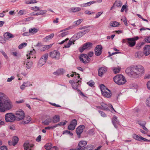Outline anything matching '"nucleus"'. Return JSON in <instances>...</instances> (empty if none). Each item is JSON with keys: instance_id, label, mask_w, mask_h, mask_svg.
Listing matches in <instances>:
<instances>
[{"instance_id": "f257e3e1", "label": "nucleus", "mask_w": 150, "mask_h": 150, "mask_svg": "<svg viewBox=\"0 0 150 150\" xmlns=\"http://www.w3.org/2000/svg\"><path fill=\"white\" fill-rule=\"evenodd\" d=\"M12 107V104L10 99L3 93L0 92V112H4Z\"/></svg>"}, {"instance_id": "f03ea898", "label": "nucleus", "mask_w": 150, "mask_h": 150, "mask_svg": "<svg viewBox=\"0 0 150 150\" xmlns=\"http://www.w3.org/2000/svg\"><path fill=\"white\" fill-rule=\"evenodd\" d=\"M88 27L85 26L82 28H79L80 30L85 29L84 30L78 32L77 34L74 35L70 40L69 42H68L67 44V45H65L64 46V47L65 48H68L69 47L70 45L73 44H74V42L76 40H77L78 39L83 36L84 34L88 32L89 31V30L87 29Z\"/></svg>"}, {"instance_id": "7ed1b4c3", "label": "nucleus", "mask_w": 150, "mask_h": 150, "mask_svg": "<svg viewBox=\"0 0 150 150\" xmlns=\"http://www.w3.org/2000/svg\"><path fill=\"white\" fill-rule=\"evenodd\" d=\"M134 69L135 78H137L142 74H144V69L143 66L138 65L134 67Z\"/></svg>"}, {"instance_id": "20e7f679", "label": "nucleus", "mask_w": 150, "mask_h": 150, "mask_svg": "<svg viewBox=\"0 0 150 150\" xmlns=\"http://www.w3.org/2000/svg\"><path fill=\"white\" fill-rule=\"evenodd\" d=\"M114 82L119 85L124 84L126 82V80L124 77L121 75H117L113 78Z\"/></svg>"}, {"instance_id": "39448f33", "label": "nucleus", "mask_w": 150, "mask_h": 150, "mask_svg": "<svg viewBox=\"0 0 150 150\" xmlns=\"http://www.w3.org/2000/svg\"><path fill=\"white\" fill-rule=\"evenodd\" d=\"M102 93L105 97L109 98L111 97L112 93L103 84H101L100 86Z\"/></svg>"}, {"instance_id": "423d86ee", "label": "nucleus", "mask_w": 150, "mask_h": 150, "mask_svg": "<svg viewBox=\"0 0 150 150\" xmlns=\"http://www.w3.org/2000/svg\"><path fill=\"white\" fill-rule=\"evenodd\" d=\"M5 119L6 122H12L15 119V116L12 113H8L5 115Z\"/></svg>"}, {"instance_id": "0eeeda50", "label": "nucleus", "mask_w": 150, "mask_h": 150, "mask_svg": "<svg viewBox=\"0 0 150 150\" xmlns=\"http://www.w3.org/2000/svg\"><path fill=\"white\" fill-rule=\"evenodd\" d=\"M15 118L18 120H20L23 119L25 117L24 112L21 110H18L15 113Z\"/></svg>"}, {"instance_id": "6e6552de", "label": "nucleus", "mask_w": 150, "mask_h": 150, "mask_svg": "<svg viewBox=\"0 0 150 150\" xmlns=\"http://www.w3.org/2000/svg\"><path fill=\"white\" fill-rule=\"evenodd\" d=\"M79 58L80 60L85 64L88 62L91 59L86 54H82Z\"/></svg>"}, {"instance_id": "1a4fd4ad", "label": "nucleus", "mask_w": 150, "mask_h": 150, "mask_svg": "<svg viewBox=\"0 0 150 150\" xmlns=\"http://www.w3.org/2000/svg\"><path fill=\"white\" fill-rule=\"evenodd\" d=\"M85 126L83 125H80L78 126L76 129V133L78 137L80 138L81 137V135L82 133L83 130L85 128Z\"/></svg>"}, {"instance_id": "9d476101", "label": "nucleus", "mask_w": 150, "mask_h": 150, "mask_svg": "<svg viewBox=\"0 0 150 150\" xmlns=\"http://www.w3.org/2000/svg\"><path fill=\"white\" fill-rule=\"evenodd\" d=\"M92 44L91 42H87L83 45L82 47H80L79 49L81 52H82L86 49H90L91 48Z\"/></svg>"}, {"instance_id": "9b49d317", "label": "nucleus", "mask_w": 150, "mask_h": 150, "mask_svg": "<svg viewBox=\"0 0 150 150\" xmlns=\"http://www.w3.org/2000/svg\"><path fill=\"white\" fill-rule=\"evenodd\" d=\"M50 56L52 58L58 60L60 58V54L59 52L55 50L51 53Z\"/></svg>"}, {"instance_id": "f8f14e48", "label": "nucleus", "mask_w": 150, "mask_h": 150, "mask_svg": "<svg viewBox=\"0 0 150 150\" xmlns=\"http://www.w3.org/2000/svg\"><path fill=\"white\" fill-rule=\"evenodd\" d=\"M102 47L101 45H98L96 46L95 50V54L97 56L100 55L102 53Z\"/></svg>"}, {"instance_id": "ddd939ff", "label": "nucleus", "mask_w": 150, "mask_h": 150, "mask_svg": "<svg viewBox=\"0 0 150 150\" xmlns=\"http://www.w3.org/2000/svg\"><path fill=\"white\" fill-rule=\"evenodd\" d=\"M127 45L130 47H132L134 46L136 44L135 39L134 38H127Z\"/></svg>"}, {"instance_id": "4468645a", "label": "nucleus", "mask_w": 150, "mask_h": 150, "mask_svg": "<svg viewBox=\"0 0 150 150\" xmlns=\"http://www.w3.org/2000/svg\"><path fill=\"white\" fill-rule=\"evenodd\" d=\"M101 105L102 107L101 109L103 110H108V107H111L113 110L115 111L112 105L110 104H109L108 105H107L104 103H102Z\"/></svg>"}, {"instance_id": "2eb2a0df", "label": "nucleus", "mask_w": 150, "mask_h": 150, "mask_svg": "<svg viewBox=\"0 0 150 150\" xmlns=\"http://www.w3.org/2000/svg\"><path fill=\"white\" fill-rule=\"evenodd\" d=\"M107 68L105 67H102L100 68L98 71V75L99 76L101 77L107 71Z\"/></svg>"}, {"instance_id": "dca6fc26", "label": "nucleus", "mask_w": 150, "mask_h": 150, "mask_svg": "<svg viewBox=\"0 0 150 150\" xmlns=\"http://www.w3.org/2000/svg\"><path fill=\"white\" fill-rule=\"evenodd\" d=\"M125 72L129 75H131L135 77L134 67L132 69L130 68H127L125 70Z\"/></svg>"}, {"instance_id": "f3484780", "label": "nucleus", "mask_w": 150, "mask_h": 150, "mask_svg": "<svg viewBox=\"0 0 150 150\" xmlns=\"http://www.w3.org/2000/svg\"><path fill=\"white\" fill-rule=\"evenodd\" d=\"M35 53V51L34 49H33V50L30 51L28 52L27 53V54H26L27 59H30L31 57H32V58L35 59L36 58V57L35 56L34 57L33 56V55Z\"/></svg>"}, {"instance_id": "a211bd4d", "label": "nucleus", "mask_w": 150, "mask_h": 150, "mask_svg": "<svg viewBox=\"0 0 150 150\" xmlns=\"http://www.w3.org/2000/svg\"><path fill=\"white\" fill-rule=\"evenodd\" d=\"M133 138L135 139L137 141H149L141 136H139L136 134H134L132 136Z\"/></svg>"}, {"instance_id": "6ab92c4d", "label": "nucleus", "mask_w": 150, "mask_h": 150, "mask_svg": "<svg viewBox=\"0 0 150 150\" xmlns=\"http://www.w3.org/2000/svg\"><path fill=\"white\" fill-rule=\"evenodd\" d=\"M79 82H80V80H78L77 81H76L75 82L72 80H71L69 81V83L72 85L73 88L77 89Z\"/></svg>"}, {"instance_id": "aec40b11", "label": "nucleus", "mask_w": 150, "mask_h": 150, "mask_svg": "<svg viewBox=\"0 0 150 150\" xmlns=\"http://www.w3.org/2000/svg\"><path fill=\"white\" fill-rule=\"evenodd\" d=\"M144 53L146 56H147L150 54V46L146 45L144 48Z\"/></svg>"}, {"instance_id": "412c9836", "label": "nucleus", "mask_w": 150, "mask_h": 150, "mask_svg": "<svg viewBox=\"0 0 150 150\" xmlns=\"http://www.w3.org/2000/svg\"><path fill=\"white\" fill-rule=\"evenodd\" d=\"M93 145H89L84 147L82 149L80 148H76V150H93Z\"/></svg>"}, {"instance_id": "4be33fe9", "label": "nucleus", "mask_w": 150, "mask_h": 150, "mask_svg": "<svg viewBox=\"0 0 150 150\" xmlns=\"http://www.w3.org/2000/svg\"><path fill=\"white\" fill-rule=\"evenodd\" d=\"M52 121V119L50 116L46 117V119L45 120L42 122V123L45 125H48Z\"/></svg>"}, {"instance_id": "5701e85b", "label": "nucleus", "mask_w": 150, "mask_h": 150, "mask_svg": "<svg viewBox=\"0 0 150 150\" xmlns=\"http://www.w3.org/2000/svg\"><path fill=\"white\" fill-rule=\"evenodd\" d=\"M34 145L30 144L27 142H25L24 144V149L25 150H31L30 148L32 147Z\"/></svg>"}, {"instance_id": "b1692460", "label": "nucleus", "mask_w": 150, "mask_h": 150, "mask_svg": "<svg viewBox=\"0 0 150 150\" xmlns=\"http://www.w3.org/2000/svg\"><path fill=\"white\" fill-rule=\"evenodd\" d=\"M31 121V118L30 116H28L25 117V119L23 120L21 123L22 124H26L29 123Z\"/></svg>"}, {"instance_id": "393cba45", "label": "nucleus", "mask_w": 150, "mask_h": 150, "mask_svg": "<svg viewBox=\"0 0 150 150\" xmlns=\"http://www.w3.org/2000/svg\"><path fill=\"white\" fill-rule=\"evenodd\" d=\"M24 65L26 64V67L28 69H30L32 66L33 63L32 61L29 62L25 61L24 63Z\"/></svg>"}, {"instance_id": "a878e982", "label": "nucleus", "mask_w": 150, "mask_h": 150, "mask_svg": "<svg viewBox=\"0 0 150 150\" xmlns=\"http://www.w3.org/2000/svg\"><path fill=\"white\" fill-rule=\"evenodd\" d=\"M87 144L86 141H80L78 145L79 146V148L81 149L82 147L85 146Z\"/></svg>"}, {"instance_id": "bb28decb", "label": "nucleus", "mask_w": 150, "mask_h": 150, "mask_svg": "<svg viewBox=\"0 0 150 150\" xmlns=\"http://www.w3.org/2000/svg\"><path fill=\"white\" fill-rule=\"evenodd\" d=\"M112 122L115 127V128H117V127L116 125V124L118 123L117 117H116V116H114Z\"/></svg>"}, {"instance_id": "cd10ccee", "label": "nucleus", "mask_w": 150, "mask_h": 150, "mask_svg": "<svg viewBox=\"0 0 150 150\" xmlns=\"http://www.w3.org/2000/svg\"><path fill=\"white\" fill-rule=\"evenodd\" d=\"M38 30V29L33 28L29 29V31L31 35H33L36 33Z\"/></svg>"}, {"instance_id": "c85d7f7f", "label": "nucleus", "mask_w": 150, "mask_h": 150, "mask_svg": "<svg viewBox=\"0 0 150 150\" xmlns=\"http://www.w3.org/2000/svg\"><path fill=\"white\" fill-rule=\"evenodd\" d=\"M46 62L40 58L38 64V66L39 67H41Z\"/></svg>"}, {"instance_id": "c756f323", "label": "nucleus", "mask_w": 150, "mask_h": 150, "mask_svg": "<svg viewBox=\"0 0 150 150\" xmlns=\"http://www.w3.org/2000/svg\"><path fill=\"white\" fill-rule=\"evenodd\" d=\"M63 69H59L54 72L53 74L57 75H61L63 74Z\"/></svg>"}, {"instance_id": "7c9ffc66", "label": "nucleus", "mask_w": 150, "mask_h": 150, "mask_svg": "<svg viewBox=\"0 0 150 150\" xmlns=\"http://www.w3.org/2000/svg\"><path fill=\"white\" fill-rule=\"evenodd\" d=\"M143 53L141 52H137L135 54V56L136 58H140L143 56Z\"/></svg>"}, {"instance_id": "2f4dec72", "label": "nucleus", "mask_w": 150, "mask_h": 150, "mask_svg": "<svg viewBox=\"0 0 150 150\" xmlns=\"http://www.w3.org/2000/svg\"><path fill=\"white\" fill-rule=\"evenodd\" d=\"M52 121L54 123H57L59 121V116L55 115L52 119Z\"/></svg>"}, {"instance_id": "473e14b6", "label": "nucleus", "mask_w": 150, "mask_h": 150, "mask_svg": "<svg viewBox=\"0 0 150 150\" xmlns=\"http://www.w3.org/2000/svg\"><path fill=\"white\" fill-rule=\"evenodd\" d=\"M114 4L115 6L118 7H121L122 5V2L120 0H117L116 1Z\"/></svg>"}, {"instance_id": "72a5a7b5", "label": "nucleus", "mask_w": 150, "mask_h": 150, "mask_svg": "<svg viewBox=\"0 0 150 150\" xmlns=\"http://www.w3.org/2000/svg\"><path fill=\"white\" fill-rule=\"evenodd\" d=\"M81 8L80 7H72L71 8V11L72 12H76L80 11Z\"/></svg>"}, {"instance_id": "f704fd0d", "label": "nucleus", "mask_w": 150, "mask_h": 150, "mask_svg": "<svg viewBox=\"0 0 150 150\" xmlns=\"http://www.w3.org/2000/svg\"><path fill=\"white\" fill-rule=\"evenodd\" d=\"M119 25V23L115 21H114L111 22L110 23V25L112 27H116Z\"/></svg>"}, {"instance_id": "c9c22d12", "label": "nucleus", "mask_w": 150, "mask_h": 150, "mask_svg": "<svg viewBox=\"0 0 150 150\" xmlns=\"http://www.w3.org/2000/svg\"><path fill=\"white\" fill-rule=\"evenodd\" d=\"M4 37L7 38H12L14 37V36L9 33H6L4 35Z\"/></svg>"}, {"instance_id": "e433bc0d", "label": "nucleus", "mask_w": 150, "mask_h": 150, "mask_svg": "<svg viewBox=\"0 0 150 150\" xmlns=\"http://www.w3.org/2000/svg\"><path fill=\"white\" fill-rule=\"evenodd\" d=\"M112 69L113 70L114 73L117 74L120 71V68L119 67H113Z\"/></svg>"}, {"instance_id": "4c0bfd02", "label": "nucleus", "mask_w": 150, "mask_h": 150, "mask_svg": "<svg viewBox=\"0 0 150 150\" xmlns=\"http://www.w3.org/2000/svg\"><path fill=\"white\" fill-rule=\"evenodd\" d=\"M52 144L51 143L47 144L45 146V149L47 150H50L52 147Z\"/></svg>"}, {"instance_id": "58836bf2", "label": "nucleus", "mask_w": 150, "mask_h": 150, "mask_svg": "<svg viewBox=\"0 0 150 150\" xmlns=\"http://www.w3.org/2000/svg\"><path fill=\"white\" fill-rule=\"evenodd\" d=\"M137 123L142 127L145 125L146 124V122L143 121L137 120Z\"/></svg>"}, {"instance_id": "ea45409f", "label": "nucleus", "mask_w": 150, "mask_h": 150, "mask_svg": "<svg viewBox=\"0 0 150 150\" xmlns=\"http://www.w3.org/2000/svg\"><path fill=\"white\" fill-rule=\"evenodd\" d=\"M48 54H45L42 56L41 59L46 62L47 60L48 57Z\"/></svg>"}, {"instance_id": "a19ab883", "label": "nucleus", "mask_w": 150, "mask_h": 150, "mask_svg": "<svg viewBox=\"0 0 150 150\" xmlns=\"http://www.w3.org/2000/svg\"><path fill=\"white\" fill-rule=\"evenodd\" d=\"M18 141H8V143L10 146H14L18 143Z\"/></svg>"}, {"instance_id": "79ce46f5", "label": "nucleus", "mask_w": 150, "mask_h": 150, "mask_svg": "<svg viewBox=\"0 0 150 150\" xmlns=\"http://www.w3.org/2000/svg\"><path fill=\"white\" fill-rule=\"evenodd\" d=\"M68 33H69L68 31H64L62 33L60 34L59 35V36H61L62 37H64L68 35Z\"/></svg>"}, {"instance_id": "37998d69", "label": "nucleus", "mask_w": 150, "mask_h": 150, "mask_svg": "<svg viewBox=\"0 0 150 150\" xmlns=\"http://www.w3.org/2000/svg\"><path fill=\"white\" fill-rule=\"evenodd\" d=\"M28 83V82H24L23 84L21 86V89L22 90H23L25 89V87H28V86L26 85V84H27Z\"/></svg>"}, {"instance_id": "c03bdc74", "label": "nucleus", "mask_w": 150, "mask_h": 150, "mask_svg": "<svg viewBox=\"0 0 150 150\" xmlns=\"http://www.w3.org/2000/svg\"><path fill=\"white\" fill-rule=\"evenodd\" d=\"M27 45V44L26 43H23L20 45L18 46V48L21 49L25 47Z\"/></svg>"}, {"instance_id": "a18cd8bd", "label": "nucleus", "mask_w": 150, "mask_h": 150, "mask_svg": "<svg viewBox=\"0 0 150 150\" xmlns=\"http://www.w3.org/2000/svg\"><path fill=\"white\" fill-rule=\"evenodd\" d=\"M75 127L74 126L72 125L70 123V125L68 126V128L69 130H73L74 129Z\"/></svg>"}, {"instance_id": "49530a36", "label": "nucleus", "mask_w": 150, "mask_h": 150, "mask_svg": "<svg viewBox=\"0 0 150 150\" xmlns=\"http://www.w3.org/2000/svg\"><path fill=\"white\" fill-rule=\"evenodd\" d=\"M63 134H69L70 136H72L73 135L72 133L70 131L68 130H65L63 132Z\"/></svg>"}, {"instance_id": "de8ad7c7", "label": "nucleus", "mask_w": 150, "mask_h": 150, "mask_svg": "<svg viewBox=\"0 0 150 150\" xmlns=\"http://www.w3.org/2000/svg\"><path fill=\"white\" fill-rule=\"evenodd\" d=\"M146 104L147 106L150 107V96L146 99Z\"/></svg>"}, {"instance_id": "09e8293b", "label": "nucleus", "mask_w": 150, "mask_h": 150, "mask_svg": "<svg viewBox=\"0 0 150 150\" xmlns=\"http://www.w3.org/2000/svg\"><path fill=\"white\" fill-rule=\"evenodd\" d=\"M70 123L72 125L74 126L75 127H76L77 125V120H76L74 119Z\"/></svg>"}, {"instance_id": "8fccbe9b", "label": "nucleus", "mask_w": 150, "mask_h": 150, "mask_svg": "<svg viewBox=\"0 0 150 150\" xmlns=\"http://www.w3.org/2000/svg\"><path fill=\"white\" fill-rule=\"evenodd\" d=\"M54 36V34L53 33H52L51 34L46 36L45 38L47 40H49L52 38Z\"/></svg>"}, {"instance_id": "3c124183", "label": "nucleus", "mask_w": 150, "mask_h": 150, "mask_svg": "<svg viewBox=\"0 0 150 150\" xmlns=\"http://www.w3.org/2000/svg\"><path fill=\"white\" fill-rule=\"evenodd\" d=\"M25 11L24 10H20L18 13V14L19 15H21L23 14H25L26 13H25Z\"/></svg>"}, {"instance_id": "603ef678", "label": "nucleus", "mask_w": 150, "mask_h": 150, "mask_svg": "<svg viewBox=\"0 0 150 150\" xmlns=\"http://www.w3.org/2000/svg\"><path fill=\"white\" fill-rule=\"evenodd\" d=\"M82 19H79L74 22V23L76 25H78L80 24L82 22Z\"/></svg>"}, {"instance_id": "864d4df0", "label": "nucleus", "mask_w": 150, "mask_h": 150, "mask_svg": "<svg viewBox=\"0 0 150 150\" xmlns=\"http://www.w3.org/2000/svg\"><path fill=\"white\" fill-rule=\"evenodd\" d=\"M40 11L38 12L39 15H43L45 14L47 12V11L45 10H40Z\"/></svg>"}, {"instance_id": "5fc2aeb1", "label": "nucleus", "mask_w": 150, "mask_h": 150, "mask_svg": "<svg viewBox=\"0 0 150 150\" xmlns=\"http://www.w3.org/2000/svg\"><path fill=\"white\" fill-rule=\"evenodd\" d=\"M46 48L45 45H43L40 47V50L41 51H44L45 50H47Z\"/></svg>"}, {"instance_id": "6e6d98bb", "label": "nucleus", "mask_w": 150, "mask_h": 150, "mask_svg": "<svg viewBox=\"0 0 150 150\" xmlns=\"http://www.w3.org/2000/svg\"><path fill=\"white\" fill-rule=\"evenodd\" d=\"M96 3V2L95 1H92L88 2H87L86 3V6H90L91 4L95 3Z\"/></svg>"}, {"instance_id": "4d7b16f0", "label": "nucleus", "mask_w": 150, "mask_h": 150, "mask_svg": "<svg viewBox=\"0 0 150 150\" xmlns=\"http://www.w3.org/2000/svg\"><path fill=\"white\" fill-rule=\"evenodd\" d=\"M127 7L125 5H124L122 7V8L121 10V12H124L125 10V11H127Z\"/></svg>"}, {"instance_id": "13d9d810", "label": "nucleus", "mask_w": 150, "mask_h": 150, "mask_svg": "<svg viewBox=\"0 0 150 150\" xmlns=\"http://www.w3.org/2000/svg\"><path fill=\"white\" fill-rule=\"evenodd\" d=\"M103 13V12H99L96 14V16L95 17V18H98L102 13Z\"/></svg>"}, {"instance_id": "bf43d9fd", "label": "nucleus", "mask_w": 150, "mask_h": 150, "mask_svg": "<svg viewBox=\"0 0 150 150\" xmlns=\"http://www.w3.org/2000/svg\"><path fill=\"white\" fill-rule=\"evenodd\" d=\"M31 9L34 11H38L40 10V8L38 6H34L31 8Z\"/></svg>"}, {"instance_id": "052dcab7", "label": "nucleus", "mask_w": 150, "mask_h": 150, "mask_svg": "<svg viewBox=\"0 0 150 150\" xmlns=\"http://www.w3.org/2000/svg\"><path fill=\"white\" fill-rule=\"evenodd\" d=\"M89 134L90 135H93L95 133V130L94 129H91L88 132Z\"/></svg>"}, {"instance_id": "680f3d73", "label": "nucleus", "mask_w": 150, "mask_h": 150, "mask_svg": "<svg viewBox=\"0 0 150 150\" xmlns=\"http://www.w3.org/2000/svg\"><path fill=\"white\" fill-rule=\"evenodd\" d=\"M87 84L90 86L92 87L94 85V82L92 81H89L87 83Z\"/></svg>"}, {"instance_id": "e2e57ef3", "label": "nucleus", "mask_w": 150, "mask_h": 150, "mask_svg": "<svg viewBox=\"0 0 150 150\" xmlns=\"http://www.w3.org/2000/svg\"><path fill=\"white\" fill-rule=\"evenodd\" d=\"M14 77L13 76H12L10 78H8L7 81L8 82H11L14 79Z\"/></svg>"}, {"instance_id": "0e129e2a", "label": "nucleus", "mask_w": 150, "mask_h": 150, "mask_svg": "<svg viewBox=\"0 0 150 150\" xmlns=\"http://www.w3.org/2000/svg\"><path fill=\"white\" fill-rule=\"evenodd\" d=\"M98 112L100 113L101 116L103 117H106V115L104 112L100 111H98Z\"/></svg>"}, {"instance_id": "69168bd1", "label": "nucleus", "mask_w": 150, "mask_h": 150, "mask_svg": "<svg viewBox=\"0 0 150 150\" xmlns=\"http://www.w3.org/2000/svg\"><path fill=\"white\" fill-rule=\"evenodd\" d=\"M67 122V121H65L64 122H61L58 124L59 126L64 125Z\"/></svg>"}, {"instance_id": "338daca9", "label": "nucleus", "mask_w": 150, "mask_h": 150, "mask_svg": "<svg viewBox=\"0 0 150 150\" xmlns=\"http://www.w3.org/2000/svg\"><path fill=\"white\" fill-rule=\"evenodd\" d=\"M0 149L1 150H7V147L5 146H0Z\"/></svg>"}, {"instance_id": "774afa93", "label": "nucleus", "mask_w": 150, "mask_h": 150, "mask_svg": "<svg viewBox=\"0 0 150 150\" xmlns=\"http://www.w3.org/2000/svg\"><path fill=\"white\" fill-rule=\"evenodd\" d=\"M145 41L146 42L150 43V36L146 38L145 39Z\"/></svg>"}]
</instances>
